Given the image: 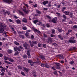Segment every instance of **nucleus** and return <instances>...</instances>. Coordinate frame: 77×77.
Segmentation results:
<instances>
[{"label":"nucleus","mask_w":77,"mask_h":77,"mask_svg":"<svg viewBox=\"0 0 77 77\" xmlns=\"http://www.w3.org/2000/svg\"><path fill=\"white\" fill-rule=\"evenodd\" d=\"M56 57H62V55L61 54H58L56 56Z\"/></svg>","instance_id":"nucleus-29"},{"label":"nucleus","mask_w":77,"mask_h":77,"mask_svg":"<svg viewBox=\"0 0 77 77\" xmlns=\"http://www.w3.org/2000/svg\"><path fill=\"white\" fill-rule=\"evenodd\" d=\"M8 60L10 62H14V60H13L12 59L9 57L8 59Z\"/></svg>","instance_id":"nucleus-26"},{"label":"nucleus","mask_w":77,"mask_h":77,"mask_svg":"<svg viewBox=\"0 0 77 77\" xmlns=\"http://www.w3.org/2000/svg\"><path fill=\"white\" fill-rule=\"evenodd\" d=\"M25 6H26V7L27 8H29V5H27V4H25Z\"/></svg>","instance_id":"nucleus-61"},{"label":"nucleus","mask_w":77,"mask_h":77,"mask_svg":"<svg viewBox=\"0 0 77 77\" xmlns=\"http://www.w3.org/2000/svg\"><path fill=\"white\" fill-rule=\"evenodd\" d=\"M7 51L8 53H12V51L10 50H8Z\"/></svg>","instance_id":"nucleus-27"},{"label":"nucleus","mask_w":77,"mask_h":77,"mask_svg":"<svg viewBox=\"0 0 77 77\" xmlns=\"http://www.w3.org/2000/svg\"><path fill=\"white\" fill-rule=\"evenodd\" d=\"M37 7H38V5H37V4H35L34 5V8H36Z\"/></svg>","instance_id":"nucleus-55"},{"label":"nucleus","mask_w":77,"mask_h":77,"mask_svg":"<svg viewBox=\"0 0 77 77\" xmlns=\"http://www.w3.org/2000/svg\"><path fill=\"white\" fill-rule=\"evenodd\" d=\"M74 63V61L72 60L69 62V63L70 64H73V63Z\"/></svg>","instance_id":"nucleus-41"},{"label":"nucleus","mask_w":77,"mask_h":77,"mask_svg":"<svg viewBox=\"0 0 77 77\" xmlns=\"http://www.w3.org/2000/svg\"><path fill=\"white\" fill-rule=\"evenodd\" d=\"M27 54L28 55V57L29 58H31V56H30V52H29V51H27Z\"/></svg>","instance_id":"nucleus-12"},{"label":"nucleus","mask_w":77,"mask_h":77,"mask_svg":"<svg viewBox=\"0 0 77 77\" xmlns=\"http://www.w3.org/2000/svg\"><path fill=\"white\" fill-rule=\"evenodd\" d=\"M16 22L17 24H20L21 23V20L19 19H18L16 20Z\"/></svg>","instance_id":"nucleus-20"},{"label":"nucleus","mask_w":77,"mask_h":77,"mask_svg":"<svg viewBox=\"0 0 77 77\" xmlns=\"http://www.w3.org/2000/svg\"><path fill=\"white\" fill-rule=\"evenodd\" d=\"M22 21L23 22H24V23H27V19H26L25 18H23V19L22 20Z\"/></svg>","instance_id":"nucleus-17"},{"label":"nucleus","mask_w":77,"mask_h":77,"mask_svg":"<svg viewBox=\"0 0 77 77\" xmlns=\"http://www.w3.org/2000/svg\"><path fill=\"white\" fill-rule=\"evenodd\" d=\"M41 15L39 13H37L35 14V16L36 17H39V16H40Z\"/></svg>","instance_id":"nucleus-34"},{"label":"nucleus","mask_w":77,"mask_h":77,"mask_svg":"<svg viewBox=\"0 0 77 77\" xmlns=\"http://www.w3.org/2000/svg\"><path fill=\"white\" fill-rule=\"evenodd\" d=\"M24 47L25 48L26 50H29L30 47V45H29L27 42H25L24 44H23Z\"/></svg>","instance_id":"nucleus-2"},{"label":"nucleus","mask_w":77,"mask_h":77,"mask_svg":"<svg viewBox=\"0 0 77 77\" xmlns=\"http://www.w3.org/2000/svg\"><path fill=\"white\" fill-rule=\"evenodd\" d=\"M73 27H74V28H75V29H77V25H74L73 26Z\"/></svg>","instance_id":"nucleus-58"},{"label":"nucleus","mask_w":77,"mask_h":77,"mask_svg":"<svg viewBox=\"0 0 77 77\" xmlns=\"http://www.w3.org/2000/svg\"><path fill=\"white\" fill-rule=\"evenodd\" d=\"M31 39H33L34 38V36L33 35H31Z\"/></svg>","instance_id":"nucleus-57"},{"label":"nucleus","mask_w":77,"mask_h":77,"mask_svg":"<svg viewBox=\"0 0 77 77\" xmlns=\"http://www.w3.org/2000/svg\"><path fill=\"white\" fill-rule=\"evenodd\" d=\"M23 10L24 12L26 13V14H28V11H26V7H24L23 8Z\"/></svg>","instance_id":"nucleus-10"},{"label":"nucleus","mask_w":77,"mask_h":77,"mask_svg":"<svg viewBox=\"0 0 77 77\" xmlns=\"http://www.w3.org/2000/svg\"><path fill=\"white\" fill-rule=\"evenodd\" d=\"M5 75V72H2V73L0 74L1 75H2L3 76V75Z\"/></svg>","instance_id":"nucleus-47"},{"label":"nucleus","mask_w":77,"mask_h":77,"mask_svg":"<svg viewBox=\"0 0 77 77\" xmlns=\"http://www.w3.org/2000/svg\"><path fill=\"white\" fill-rule=\"evenodd\" d=\"M56 14L57 15V16H58V17H60V13H56Z\"/></svg>","instance_id":"nucleus-45"},{"label":"nucleus","mask_w":77,"mask_h":77,"mask_svg":"<svg viewBox=\"0 0 77 77\" xmlns=\"http://www.w3.org/2000/svg\"><path fill=\"white\" fill-rule=\"evenodd\" d=\"M3 2H5V3H8V4H10V3H12V0H3Z\"/></svg>","instance_id":"nucleus-6"},{"label":"nucleus","mask_w":77,"mask_h":77,"mask_svg":"<svg viewBox=\"0 0 77 77\" xmlns=\"http://www.w3.org/2000/svg\"><path fill=\"white\" fill-rule=\"evenodd\" d=\"M23 69L25 71H26V72H28L29 71V69L27 68L26 67H23Z\"/></svg>","instance_id":"nucleus-11"},{"label":"nucleus","mask_w":77,"mask_h":77,"mask_svg":"<svg viewBox=\"0 0 77 77\" xmlns=\"http://www.w3.org/2000/svg\"><path fill=\"white\" fill-rule=\"evenodd\" d=\"M33 30L34 32H37V33H39V34H41V32L37 29H36L35 28H33Z\"/></svg>","instance_id":"nucleus-7"},{"label":"nucleus","mask_w":77,"mask_h":77,"mask_svg":"<svg viewBox=\"0 0 77 77\" xmlns=\"http://www.w3.org/2000/svg\"><path fill=\"white\" fill-rule=\"evenodd\" d=\"M14 49L15 51H17V50L19 51V52L17 51L16 52H15L14 55H15V56H17V54H18L20 53V51H21V50L19 48L17 47H16L15 48L14 47Z\"/></svg>","instance_id":"nucleus-1"},{"label":"nucleus","mask_w":77,"mask_h":77,"mask_svg":"<svg viewBox=\"0 0 77 77\" xmlns=\"http://www.w3.org/2000/svg\"><path fill=\"white\" fill-rule=\"evenodd\" d=\"M58 72L59 73H60V76H62V72L60 71H59Z\"/></svg>","instance_id":"nucleus-51"},{"label":"nucleus","mask_w":77,"mask_h":77,"mask_svg":"<svg viewBox=\"0 0 77 77\" xmlns=\"http://www.w3.org/2000/svg\"><path fill=\"white\" fill-rule=\"evenodd\" d=\"M63 17L64 18H65V19H66V16L65 15H63Z\"/></svg>","instance_id":"nucleus-54"},{"label":"nucleus","mask_w":77,"mask_h":77,"mask_svg":"<svg viewBox=\"0 0 77 77\" xmlns=\"http://www.w3.org/2000/svg\"><path fill=\"white\" fill-rule=\"evenodd\" d=\"M36 12L37 13H38V14H41V12L38 10H37L36 11Z\"/></svg>","instance_id":"nucleus-40"},{"label":"nucleus","mask_w":77,"mask_h":77,"mask_svg":"<svg viewBox=\"0 0 77 77\" xmlns=\"http://www.w3.org/2000/svg\"><path fill=\"white\" fill-rule=\"evenodd\" d=\"M55 32V30L54 29H52V33L54 34Z\"/></svg>","instance_id":"nucleus-44"},{"label":"nucleus","mask_w":77,"mask_h":77,"mask_svg":"<svg viewBox=\"0 0 77 77\" xmlns=\"http://www.w3.org/2000/svg\"><path fill=\"white\" fill-rule=\"evenodd\" d=\"M17 33H18L19 34H23V31H17Z\"/></svg>","instance_id":"nucleus-32"},{"label":"nucleus","mask_w":77,"mask_h":77,"mask_svg":"<svg viewBox=\"0 0 77 77\" xmlns=\"http://www.w3.org/2000/svg\"><path fill=\"white\" fill-rule=\"evenodd\" d=\"M1 72H5V70L4 69V68L2 69L1 70Z\"/></svg>","instance_id":"nucleus-43"},{"label":"nucleus","mask_w":77,"mask_h":77,"mask_svg":"<svg viewBox=\"0 0 77 77\" xmlns=\"http://www.w3.org/2000/svg\"><path fill=\"white\" fill-rule=\"evenodd\" d=\"M54 74L56 75H57V71L54 72Z\"/></svg>","instance_id":"nucleus-48"},{"label":"nucleus","mask_w":77,"mask_h":77,"mask_svg":"<svg viewBox=\"0 0 77 77\" xmlns=\"http://www.w3.org/2000/svg\"><path fill=\"white\" fill-rule=\"evenodd\" d=\"M51 37H52V38H54L55 36V35L53 34H51Z\"/></svg>","instance_id":"nucleus-49"},{"label":"nucleus","mask_w":77,"mask_h":77,"mask_svg":"<svg viewBox=\"0 0 77 77\" xmlns=\"http://www.w3.org/2000/svg\"><path fill=\"white\" fill-rule=\"evenodd\" d=\"M69 42L70 43H75V40H74V37H71L69 40Z\"/></svg>","instance_id":"nucleus-4"},{"label":"nucleus","mask_w":77,"mask_h":77,"mask_svg":"<svg viewBox=\"0 0 77 77\" xmlns=\"http://www.w3.org/2000/svg\"><path fill=\"white\" fill-rule=\"evenodd\" d=\"M69 15H70V17H72V13H71L70 14L69 13Z\"/></svg>","instance_id":"nucleus-59"},{"label":"nucleus","mask_w":77,"mask_h":77,"mask_svg":"<svg viewBox=\"0 0 77 77\" xmlns=\"http://www.w3.org/2000/svg\"><path fill=\"white\" fill-rule=\"evenodd\" d=\"M23 58H26L27 57V55H23Z\"/></svg>","instance_id":"nucleus-50"},{"label":"nucleus","mask_w":77,"mask_h":77,"mask_svg":"<svg viewBox=\"0 0 77 77\" xmlns=\"http://www.w3.org/2000/svg\"><path fill=\"white\" fill-rule=\"evenodd\" d=\"M57 30L58 32H62V30L60 29L59 28L57 29Z\"/></svg>","instance_id":"nucleus-38"},{"label":"nucleus","mask_w":77,"mask_h":77,"mask_svg":"<svg viewBox=\"0 0 77 77\" xmlns=\"http://www.w3.org/2000/svg\"><path fill=\"white\" fill-rule=\"evenodd\" d=\"M6 27L5 24L4 23H0V27L1 28H5Z\"/></svg>","instance_id":"nucleus-8"},{"label":"nucleus","mask_w":77,"mask_h":77,"mask_svg":"<svg viewBox=\"0 0 77 77\" xmlns=\"http://www.w3.org/2000/svg\"><path fill=\"white\" fill-rule=\"evenodd\" d=\"M14 43L15 44L17 45H20V44L19 43L17 42L16 41H14Z\"/></svg>","instance_id":"nucleus-30"},{"label":"nucleus","mask_w":77,"mask_h":77,"mask_svg":"<svg viewBox=\"0 0 77 77\" xmlns=\"http://www.w3.org/2000/svg\"><path fill=\"white\" fill-rule=\"evenodd\" d=\"M25 35L27 38H30V36H29V33L28 32H26L25 33Z\"/></svg>","instance_id":"nucleus-16"},{"label":"nucleus","mask_w":77,"mask_h":77,"mask_svg":"<svg viewBox=\"0 0 77 77\" xmlns=\"http://www.w3.org/2000/svg\"><path fill=\"white\" fill-rule=\"evenodd\" d=\"M3 57L4 60H9V57L6 56H4Z\"/></svg>","instance_id":"nucleus-15"},{"label":"nucleus","mask_w":77,"mask_h":77,"mask_svg":"<svg viewBox=\"0 0 77 77\" xmlns=\"http://www.w3.org/2000/svg\"><path fill=\"white\" fill-rule=\"evenodd\" d=\"M32 74L34 77H36V74L35 71H34V72H32Z\"/></svg>","instance_id":"nucleus-24"},{"label":"nucleus","mask_w":77,"mask_h":77,"mask_svg":"<svg viewBox=\"0 0 77 77\" xmlns=\"http://www.w3.org/2000/svg\"><path fill=\"white\" fill-rule=\"evenodd\" d=\"M2 12H3L4 15H6V12H5V10H3L2 11Z\"/></svg>","instance_id":"nucleus-46"},{"label":"nucleus","mask_w":77,"mask_h":77,"mask_svg":"<svg viewBox=\"0 0 77 77\" xmlns=\"http://www.w3.org/2000/svg\"><path fill=\"white\" fill-rule=\"evenodd\" d=\"M29 42L30 44V45L31 47H33V46H34V44L35 45V44H37L38 43V41H35L34 42L33 41H32L31 42V41H29Z\"/></svg>","instance_id":"nucleus-3"},{"label":"nucleus","mask_w":77,"mask_h":77,"mask_svg":"<svg viewBox=\"0 0 77 77\" xmlns=\"http://www.w3.org/2000/svg\"><path fill=\"white\" fill-rule=\"evenodd\" d=\"M6 13L8 14V15H9L10 14V13L8 11H6Z\"/></svg>","instance_id":"nucleus-62"},{"label":"nucleus","mask_w":77,"mask_h":77,"mask_svg":"<svg viewBox=\"0 0 77 77\" xmlns=\"http://www.w3.org/2000/svg\"><path fill=\"white\" fill-rule=\"evenodd\" d=\"M9 21L10 22H12V23H14V22L13 21V20L11 19H9Z\"/></svg>","instance_id":"nucleus-60"},{"label":"nucleus","mask_w":77,"mask_h":77,"mask_svg":"<svg viewBox=\"0 0 77 77\" xmlns=\"http://www.w3.org/2000/svg\"><path fill=\"white\" fill-rule=\"evenodd\" d=\"M55 65H56L57 66H60V64L58 63H55Z\"/></svg>","instance_id":"nucleus-37"},{"label":"nucleus","mask_w":77,"mask_h":77,"mask_svg":"<svg viewBox=\"0 0 77 77\" xmlns=\"http://www.w3.org/2000/svg\"><path fill=\"white\" fill-rule=\"evenodd\" d=\"M39 57L41 58V59H42L43 60H44L45 59V58H44V56L43 55H40L39 56Z\"/></svg>","instance_id":"nucleus-18"},{"label":"nucleus","mask_w":77,"mask_h":77,"mask_svg":"<svg viewBox=\"0 0 77 77\" xmlns=\"http://www.w3.org/2000/svg\"><path fill=\"white\" fill-rule=\"evenodd\" d=\"M57 36L61 40H62L63 39V37L61 36V35H58Z\"/></svg>","instance_id":"nucleus-21"},{"label":"nucleus","mask_w":77,"mask_h":77,"mask_svg":"<svg viewBox=\"0 0 77 77\" xmlns=\"http://www.w3.org/2000/svg\"><path fill=\"white\" fill-rule=\"evenodd\" d=\"M51 69H53V70H56V69H57V67L54 66L51 67Z\"/></svg>","instance_id":"nucleus-22"},{"label":"nucleus","mask_w":77,"mask_h":77,"mask_svg":"<svg viewBox=\"0 0 77 77\" xmlns=\"http://www.w3.org/2000/svg\"><path fill=\"white\" fill-rule=\"evenodd\" d=\"M48 3V1H45L43 2H42V4L44 5H45L46 4H47Z\"/></svg>","instance_id":"nucleus-14"},{"label":"nucleus","mask_w":77,"mask_h":77,"mask_svg":"<svg viewBox=\"0 0 77 77\" xmlns=\"http://www.w3.org/2000/svg\"><path fill=\"white\" fill-rule=\"evenodd\" d=\"M23 30H27V27L26 26H23Z\"/></svg>","instance_id":"nucleus-36"},{"label":"nucleus","mask_w":77,"mask_h":77,"mask_svg":"<svg viewBox=\"0 0 77 77\" xmlns=\"http://www.w3.org/2000/svg\"><path fill=\"white\" fill-rule=\"evenodd\" d=\"M19 69H22V67L20 66H17Z\"/></svg>","instance_id":"nucleus-35"},{"label":"nucleus","mask_w":77,"mask_h":77,"mask_svg":"<svg viewBox=\"0 0 77 77\" xmlns=\"http://www.w3.org/2000/svg\"><path fill=\"white\" fill-rule=\"evenodd\" d=\"M62 21L63 22H64L65 21H66V19H63L62 20Z\"/></svg>","instance_id":"nucleus-53"},{"label":"nucleus","mask_w":77,"mask_h":77,"mask_svg":"<svg viewBox=\"0 0 77 77\" xmlns=\"http://www.w3.org/2000/svg\"><path fill=\"white\" fill-rule=\"evenodd\" d=\"M14 17L15 18H16V19H17L18 18V17H17V16H14Z\"/></svg>","instance_id":"nucleus-64"},{"label":"nucleus","mask_w":77,"mask_h":77,"mask_svg":"<svg viewBox=\"0 0 77 77\" xmlns=\"http://www.w3.org/2000/svg\"><path fill=\"white\" fill-rule=\"evenodd\" d=\"M56 21H57V17H54L52 20V22L54 23H56Z\"/></svg>","instance_id":"nucleus-9"},{"label":"nucleus","mask_w":77,"mask_h":77,"mask_svg":"<svg viewBox=\"0 0 77 77\" xmlns=\"http://www.w3.org/2000/svg\"><path fill=\"white\" fill-rule=\"evenodd\" d=\"M64 14L65 15H69V12L68 11H66L64 12Z\"/></svg>","instance_id":"nucleus-28"},{"label":"nucleus","mask_w":77,"mask_h":77,"mask_svg":"<svg viewBox=\"0 0 77 77\" xmlns=\"http://www.w3.org/2000/svg\"><path fill=\"white\" fill-rule=\"evenodd\" d=\"M19 13L20 15H22V16H24V13H23L22 11H19Z\"/></svg>","instance_id":"nucleus-19"},{"label":"nucleus","mask_w":77,"mask_h":77,"mask_svg":"<svg viewBox=\"0 0 77 77\" xmlns=\"http://www.w3.org/2000/svg\"><path fill=\"white\" fill-rule=\"evenodd\" d=\"M21 73L22 75H24V76L25 75H25V74H24V73L23 72H21Z\"/></svg>","instance_id":"nucleus-42"},{"label":"nucleus","mask_w":77,"mask_h":77,"mask_svg":"<svg viewBox=\"0 0 77 77\" xmlns=\"http://www.w3.org/2000/svg\"><path fill=\"white\" fill-rule=\"evenodd\" d=\"M19 36H20V37H21V38H24V36L23 35H19Z\"/></svg>","instance_id":"nucleus-39"},{"label":"nucleus","mask_w":77,"mask_h":77,"mask_svg":"<svg viewBox=\"0 0 77 77\" xmlns=\"http://www.w3.org/2000/svg\"><path fill=\"white\" fill-rule=\"evenodd\" d=\"M69 65H67L66 66V69H68V68H69Z\"/></svg>","instance_id":"nucleus-52"},{"label":"nucleus","mask_w":77,"mask_h":77,"mask_svg":"<svg viewBox=\"0 0 77 77\" xmlns=\"http://www.w3.org/2000/svg\"><path fill=\"white\" fill-rule=\"evenodd\" d=\"M43 10H45V11H47V8H43Z\"/></svg>","instance_id":"nucleus-56"},{"label":"nucleus","mask_w":77,"mask_h":77,"mask_svg":"<svg viewBox=\"0 0 77 77\" xmlns=\"http://www.w3.org/2000/svg\"><path fill=\"white\" fill-rule=\"evenodd\" d=\"M5 31V28H2L0 29V33H2Z\"/></svg>","instance_id":"nucleus-13"},{"label":"nucleus","mask_w":77,"mask_h":77,"mask_svg":"<svg viewBox=\"0 0 77 77\" xmlns=\"http://www.w3.org/2000/svg\"><path fill=\"white\" fill-rule=\"evenodd\" d=\"M28 63H34L33 62V61H32V60H28Z\"/></svg>","instance_id":"nucleus-25"},{"label":"nucleus","mask_w":77,"mask_h":77,"mask_svg":"<svg viewBox=\"0 0 77 77\" xmlns=\"http://www.w3.org/2000/svg\"><path fill=\"white\" fill-rule=\"evenodd\" d=\"M33 22L34 24H36V23L38 22V20H35L33 21Z\"/></svg>","instance_id":"nucleus-31"},{"label":"nucleus","mask_w":77,"mask_h":77,"mask_svg":"<svg viewBox=\"0 0 77 77\" xmlns=\"http://www.w3.org/2000/svg\"><path fill=\"white\" fill-rule=\"evenodd\" d=\"M4 62H5L6 63H7L8 64H12L11 63L9 62L8 61L5 60L4 61Z\"/></svg>","instance_id":"nucleus-23"},{"label":"nucleus","mask_w":77,"mask_h":77,"mask_svg":"<svg viewBox=\"0 0 77 77\" xmlns=\"http://www.w3.org/2000/svg\"><path fill=\"white\" fill-rule=\"evenodd\" d=\"M3 54L0 53V57H3Z\"/></svg>","instance_id":"nucleus-63"},{"label":"nucleus","mask_w":77,"mask_h":77,"mask_svg":"<svg viewBox=\"0 0 77 77\" xmlns=\"http://www.w3.org/2000/svg\"><path fill=\"white\" fill-rule=\"evenodd\" d=\"M41 65L42 66H43L44 67H45L46 68H48L50 67V66L48 65V64L47 63H42L41 64Z\"/></svg>","instance_id":"nucleus-5"},{"label":"nucleus","mask_w":77,"mask_h":77,"mask_svg":"<svg viewBox=\"0 0 77 77\" xmlns=\"http://www.w3.org/2000/svg\"><path fill=\"white\" fill-rule=\"evenodd\" d=\"M43 47H44V48H47V47H46V46H47L46 44H43Z\"/></svg>","instance_id":"nucleus-33"}]
</instances>
